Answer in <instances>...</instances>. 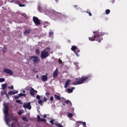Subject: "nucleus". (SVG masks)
Listing matches in <instances>:
<instances>
[{
  "label": "nucleus",
  "mask_w": 127,
  "mask_h": 127,
  "mask_svg": "<svg viewBox=\"0 0 127 127\" xmlns=\"http://www.w3.org/2000/svg\"><path fill=\"white\" fill-rule=\"evenodd\" d=\"M73 90H75V87H73L71 89L67 88L66 92L67 93H68V94H70L71 93H73Z\"/></svg>",
  "instance_id": "obj_15"
},
{
  "label": "nucleus",
  "mask_w": 127,
  "mask_h": 127,
  "mask_svg": "<svg viewBox=\"0 0 127 127\" xmlns=\"http://www.w3.org/2000/svg\"><path fill=\"white\" fill-rule=\"evenodd\" d=\"M49 95H50V93L49 92H46V96H49Z\"/></svg>",
  "instance_id": "obj_46"
},
{
  "label": "nucleus",
  "mask_w": 127,
  "mask_h": 127,
  "mask_svg": "<svg viewBox=\"0 0 127 127\" xmlns=\"http://www.w3.org/2000/svg\"><path fill=\"white\" fill-rule=\"evenodd\" d=\"M94 37H89V40L90 41H98V42H101V40H103V35L104 33L99 32V31H96L93 32Z\"/></svg>",
  "instance_id": "obj_1"
},
{
  "label": "nucleus",
  "mask_w": 127,
  "mask_h": 127,
  "mask_svg": "<svg viewBox=\"0 0 127 127\" xmlns=\"http://www.w3.org/2000/svg\"><path fill=\"white\" fill-rule=\"evenodd\" d=\"M17 93H18V91L16 90L15 91V90H14V91H9L8 92V95H15V94H17Z\"/></svg>",
  "instance_id": "obj_12"
},
{
  "label": "nucleus",
  "mask_w": 127,
  "mask_h": 127,
  "mask_svg": "<svg viewBox=\"0 0 127 127\" xmlns=\"http://www.w3.org/2000/svg\"><path fill=\"white\" fill-rule=\"evenodd\" d=\"M21 15H22V16H24V17L25 18H27V15L26 14H25V13H23V14H21Z\"/></svg>",
  "instance_id": "obj_30"
},
{
  "label": "nucleus",
  "mask_w": 127,
  "mask_h": 127,
  "mask_svg": "<svg viewBox=\"0 0 127 127\" xmlns=\"http://www.w3.org/2000/svg\"><path fill=\"white\" fill-rule=\"evenodd\" d=\"M32 88V87H31V86H27L25 88V89L26 90V91H30Z\"/></svg>",
  "instance_id": "obj_21"
},
{
  "label": "nucleus",
  "mask_w": 127,
  "mask_h": 127,
  "mask_svg": "<svg viewBox=\"0 0 127 127\" xmlns=\"http://www.w3.org/2000/svg\"><path fill=\"white\" fill-rule=\"evenodd\" d=\"M111 2L114 3L115 2V0H111Z\"/></svg>",
  "instance_id": "obj_50"
},
{
  "label": "nucleus",
  "mask_w": 127,
  "mask_h": 127,
  "mask_svg": "<svg viewBox=\"0 0 127 127\" xmlns=\"http://www.w3.org/2000/svg\"><path fill=\"white\" fill-rule=\"evenodd\" d=\"M35 93H37V91L34 90V88H31L30 90V94L31 96H34L35 95Z\"/></svg>",
  "instance_id": "obj_10"
},
{
  "label": "nucleus",
  "mask_w": 127,
  "mask_h": 127,
  "mask_svg": "<svg viewBox=\"0 0 127 127\" xmlns=\"http://www.w3.org/2000/svg\"><path fill=\"white\" fill-rule=\"evenodd\" d=\"M64 103H65V104H66V105H68V104H69L70 103V101L69 100H66Z\"/></svg>",
  "instance_id": "obj_37"
},
{
  "label": "nucleus",
  "mask_w": 127,
  "mask_h": 127,
  "mask_svg": "<svg viewBox=\"0 0 127 127\" xmlns=\"http://www.w3.org/2000/svg\"><path fill=\"white\" fill-rule=\"evenodd\" d=\"M38 9H39V11L41 12V8L39 7Z\"/></svg>",
  "instance_id": "obj_51"
},
{
  "label": "nucleus",
  "mask_w": 127,
  "mask_h": 127,
  "mask_svg": "<svg viewBox=\"0 0 127 127\" xmlns=\"http://www.w3.org/2000/svg\"><path fill=\"white\" fill-rule=\"evenodd\" d=\"M8 88L10 89V90H13V85H11L10 87H9Z\"/></svg>",
  "instance_id": "obj_39"
},
{
  "label": "nucleus",
  "mask_w": 127,
  "mask_h": 127,
  "mask_svg": "<svg viewBox=\"0 0 127 127\" xmlns=\"http://www.w3.org/2000/svg\"><path fill=\"white\" fill-rule=\"evenodd\" d=\"M41 79H42V81H43V82H46V81L48 80V77H47V75H42Z\"/></svg>",
  "instance_id": "obj_14"
},
{
  "label": "nucleus",
  "mask_w": 127,
  "mask_h": 127,
  "mask_svg": "<svg viewBox=\"0 0 127 127\" xmlns=\"http://www.w3.org/2000/svg\"><path fill=\"white\" fill-rule=\"evenodd\" d=\"M52 12L54 14H55V15H58L59 16H62V15H63V14L62 13H59L55 11H53Z\"/></svg>",
  "instance_id": "obj_16"
},
{
  "label": "nucleus",
  "mask_w": 127,
  "mask_h": 127,
  "mask_svg": "<svg viewBox=\"0 0 127 127\" xmlns=\"http://www.w3.org/2000/svg\"><path fill=\"white\" fill-rule=\"evenodd\" d=\"M23 108L24 109H28V110H31V105H30V103L28 102V103H24L23 105Z\"/></svg>",
  "instance_id": "obj_7"
},
{
  "label": "nucleus",
  "mask_w": 127,
  "mask_h": 127,
  "mask_svg": "<svg viewBox=\"0 0 127 127\" xmlns=\"http://www.w3.org/2000/svg\"><path fill=\"white\" fill-rule=\"evenodd\" d=\"M16 103H18L19 104H22V103L21 102V100H17L16 101Z\"/></svg>",
  "instance_id": "obj_34"
},
{
  "label": "nucleus",
  "mask_w": 127,
  "mask_h": 127,
  "mask_svg": "<svg viewBox=\"0 0 127 127\" xmlns=\"http://www.w3.org/2000/svg\"><path fill=\"white\" fill-rule=\"evenodd\" d=\"M4 94V92H1V96H3Z\"/></svg>",
  "instance_id": "obj_49"
},
{
  "label": "nucleus",
  "mask_w": 127,
  "mask_h": 127,
  "mask_svg": "<svg viewBox=\"0 0 127 127\" xmlns=\"http://www.w3.org/2000/svg\"><path fill=\"white\" fill-rule=\"evenodd\" d=\"M22 93L23 94H25V90H22Z\"/></svg>",
  "instance_id": "obj_52"
},
{
  "label": "nucleus",
  "mask_w": 127,
  "mask_h": 127,
  "mask_svg": "<svg viewBox=\"0 0 127 127\" xmlns=\"http://www.w3.org/2000/svg\"><path fill=\"white\" fill-rule=\"evenodd\" d=\"M70 82H71V80L70 79H67L64 84V88H68V86H69V85H70Z\"/></svg>",
  "instance_id": "obj_11"
},
{
  "label": "nucleus",
  "mask_w": 127,
  "mask_h": 127,
  "mask_svg": "<svg viewBox=\"0 0 127 127\" xmlns=\"http://www.w3.org/2000/svg\"><path fill=\"white\" fill-rule=\"evenodd\" d=\"M54 97L55 99H57V100H58V101H61V99L62 100H64V98L63 97H61L60 96L55 94L54 95Z\"/></svg>",
  "instance_id": "obj_13"
},
{
  "label": "nucleus",
  "mask_w": 127,
  "mask_h": 127,
  "mask_svg": "<svg viewBox=\"0 0 127 127\" xmlns=\"http://www.w3.org/2000/svg\"><path fill=\"white\" fill-rule=\"evenodd\" d=\"M59 63H60V64H62V60H59Z\"/></svg>",
  "instance_id": "obj_47"
},
{
  "label": "nucleus",
  "mask_w": 127,
  "mask_h": 127,
  "mask_svg": "<svg viewBox=\"0 0 127 127\" xmlns=\"http://www.w3.org/2000/svg\"><path fill=\"white\" fill-rule=\"evenodd\" d=\"M29 59L33 62V64H37V63H38L40 60L38 57L34 56H30Z\"/></svg>",
  "instance_id": "obj_4"
},
{
  "label": "nucleus",
  "mask_w": 127,
  "mask_h": 127,
  "mask_svg": "<svg viewBox=\"0 0 127 127\" xmlns=\"http://www.w3.org/2000/svg\"><path fill=\"white\" fill-rule=\"evenodd\" d=\"M30 31H31V29L29 28L25 30L24 32V34H29L30 33Z\"/></svg>",
  "instance_id": "obj_18"
},
{
  "label": "nucleus",
  "mask_w": 127,
  "mask_h": 127,
  "mask_svg": "<svg viewBox=\"0 0 127 127\" xmlns=\"http://www.w3.org/2000/svg\"><path fill=\"white\" fill-rule=\"evenodd\" d=\"M33 21H34L35 25H40L41 24L40 20L37 17L34 16L33 17Z\"/></svg>",
  "instance_id": "obj_6"
},
{
  "label": "nucleus",
  "mask_w": 127,
  "mask_h": 127,
  "mask_svg": "<svg viewBox=\"0 0 127 127\" xmlns=\"http://www.w3.org/2000/svg\"><path fill=\"white\" fill-rule=\"evenodd\" d=\"M18 115H19V116L22 115V112L21 111H19L18 113Z\"/></svg>",
  "instance_id": "obj_43"
},
{
  "label": "nucleus",
  "mask_w": 127,
  "mask_h": 127,
  "mask_svg": "<svg viewBox=\"0 0 127 127\" xmlns=\"http://www.w3.org/2000/svg\"><path fill=\"white\" fill-rule=\"evenodd\" d=\"M19 97H22V96H25V94H22V93H20L18 95Z\"/></svg>",
  "instance_id": "obj_36"
},
{
  "label": "nucleus",
  "mask_w": 127,
  "mask_h": 127,
  "mask_svg": "<svg viewBox=\"0 0 127 127\" xmlns=\"http://www.w3.org/2000/svg\"><path fill=\"white\" fill-rule=\"evenodd\" d=\"M67 116L69 118H72V117H73V114L68 113V114H67Z\"/></svg>",
  "instance_id": "obj_27"
},
{
  "label": "nucleus",
  "mask_w": 127,
  "mask_h": 127,
  "mask_svg": "<svg viewBox=\"0 0 127 127\" xmlns=\"http://www.w3.org/2000/svg\"><path fill=\"white\" fill-rule=\"evenodd\" d=\"M4 114V120L5 121V122L6 123V125H7V126H8V127H10V126L9 125V123H10V121L11 120H10V118H9L8 117L9 116V114L8 112L7 113H5Z\"/></svg>",
  "instance_id": "obj_5"
},
{
  "label": "nucleus",
  "mask_w": 127,
  "mask_h": 127,
  "mask_svg": "<svg viewBox=\"0 0 127 127\" xmlns=\"http://www.w3.org/2000/svg\"><path fill=\"white\" fill-rule=\"evenodd\" d=\"M49 34L50 36H51V35H53V32H50L49 33Z\"/></svg>",
  "instance_id": "obj_42"
},
{
  "label": "nucleus",
  "mask_w": 127,
  "mask_h": 127,
  "mask_svg": "<svg viewBox=\"0 0 127 127\" xmlns=\"http://www.w3.org/2000/svg\"><path fill=\"white\" fill-rule=\"evenodd\" d=\"M54 119H52L50 121V123L51 124V125H52V126H53V125H54Z\"/></svg>",
  "instance_id": "obj_29"
},
{
  "label": "nucleus",
  "mask_w": 127,
  "mask_h": 127,
  "mask_svg": "<svg viewBox=\"0 0 127 127\" xmlns=\"http://www.w3.org/2000/svg\"><path fill=\"white\" fill-rule=\"evenodd\" d=\"M74 52L75 54H76V56H79V54H78V53L80 52V50H79V49L77 48V49L74 51Z\"/></svg>",
  "instance_id": "obj_20"
},
{
  "label": "nucleus",
  "mask_w": 127,
  "mask_h": 127,
  "mask_svg": "<svg viewBox=\"0 0 127 127\" xmlns=\"http://www.w3.org/2000/svg\"><path fill=\"white\" fill-rule=\"evenodd\" d=\"M36 99H37V100H40V99H41L40 96L39 95H37L36 96Z\"/></svg>",
  "instance_id": "obj_35"
},
{
  "label": "nucleus",
  "mask_w": 127,
  "mask_h": 127,
  "mask_svg": "<svg viewBox=\"0 0 127 127\" xmlns=\"http://www.w3.org/2000/svg\"><path fill=\"white\" fill-rule=\"evenodd\" d=\"M4 94H5V95H7V94H6V92H5V90L4 91Z\"/></svg>",
  "instance_id": "obj_53"
},
{
  "label": "nucleus",
  "mask_w": 127,
  "mask_h": 127,
  "mask_svg": "<svg viewBox=\"0 0 127 127\" xmlns=\"http://www.w3.org/2000/svg\"><path fill=\"white\" fill-rule=\"evenodd\" d=\"M22 120L24 122H28V119H27V118H26V117H22Z\"/></svg>",
  "instance_id": "obj_25"
},
{
  "label": "nucleus",
  "mask_w": 127,
  "mask_h": 127,
  "mask_svg": "<svg viewBox=\"0 0 127 127\" xmlns=\"http://www.w3.org/2000/svg\"><path fill=\"white\" fill-rule=\"evenodd\" d=\"M11 127H14V123L13 122L11 124Z\"/></svg>",
  "instance_id": "obj_44"
},
{
  "label": "nucleus",
  "mask_w": 127,
  "mask_h": 127,
  "mask_svg": "<svg viewBox=\"0 0 127 127\" xmlns=\"http://www.w3.org/2000/svg\"><path fill=\"white\" fill-rule=\"evenodd\" d=\"M6 86H7L6 83L2 84L1 87H2V90H5V89H6Z\"/></svg>",
  "instance_id": "obj_23"
},
{
  "label": "nucleus",
  "mask_w": 127,
  "mask_h": 127,
  "mask_svg": "<svg viewBox=\"0 0 127 127\" xmlns=\"http://www.w3.org/2000/svg\"><path fill=\"white\" fill-rule=\"evenodd\" d=\"M38 77V75H37V78Z\"/></svg>",
  "instance_id": "obj_56"
},
{
  "label": "nucleus",
  "mask_w": 127,
  "mask_h": 127,
  "mask_svg": "<svg viewBox=\"0 0 127 127\" xmlns=\"http://www.w3.org/2000/svg\"><path fill=\"white\" fill-rule=\"evenodd\" d=\"M56 2H58L59 0H56Z\"/></svg>",
  "instance_id": "obj_54"
},
{
  "label": "nucleus",
  "mask_w": 127,
  "mask_h": 127,
  "mask_svg": "<svg viewBox=\"0 0 127 127\" xmlns=\"http://www.w3.org/2000/svg\"><path fill=\"white\" fill-rule=\"evenodd\" d=\"M36 54H39V53H40V51L39 50V49L36 50Z\"/></svg>",
  "instance_id": "obj_32"
},
{
  "label": "nucleus",
  "mask_w": 127,
  "mask_h": 127,
  "mask_svg": "<svg viewBox=\"0 0 127 127\" xmlns=\"http://www.w3.org/2000/svg\"><path fill=\"white\" fill-rule=\"evenodd\" d=\"M77 48H78L77 47V46H71V50L72 51H73V52H74L76 50V49H77Z\"/></svg>",
  "instance_id": "obj_22"
},
{
  "label": "nucleus",
  "mask_w": 127,
  "mask_h": 127,
  "mask_svg": "<svg viewBox=\"0 0 127 127\" xmlns=\"http://www.w3.org/2000/svg\"><path fill=\"white\" fill-rule=\"evenodd\" d=\"M4 73H6V74H9V75H10L11 76H12V75H13V72H12L11 70L8 69L7 68H4Z\"/></svg>",
  "instance_id": "obj_8"
},
{
  "label": "nucleus",
  "mask_w": 127,
  "mask_h": 127,
  "mask_svg": "<svg viewBox=\"0 0 127 127\" xmlns=\"http://www.w3.org/2000/svg\"><path fill=\"white\" fill-rule=\"evenodd\" d=\"M42 103H43L42 100H39L38 101V104H39V105H41V106H42Z\"/></svg>",
  "instance_id": "obj_31"
},
{
  "label": "nucleus",
  "mask_w": 127,
  "mask_h": 127,
  "mask_svg": "<svg viewBox=\"0 0 127 127\" xmlns=\"http://www.w3.org/2000/svg\"><path fill=\"white\" fill-rule=\"evenodd\" d=\"M87 13H88L89 16H92V13L91 12L86 11Z\"/></svg>",
  "instance_id": "obj_40"
},
{
  "label": "nucleus",
  "mask_w": 127,
  "mask_h": 127,
  "mask_svg": "<svg viewBox=\"0 0 127 127\" xmlns=\"http://www.w3.org/2000/svg\"><path fill=\"white\" fill-rule=\"evenodd\" d=\"M110 12H111V10L110 9H107L105 11V13H106V14H109Z\"/></svg>",
  "instance_id": "obj_26"
},
{
  "label": "nucleus",
  "mask_w": 127,
  "mask_h": 127,
  "mask_svg": "<svg viewBox=\"0 0 127 127\" xmlns=\"http://www.w3.org/2000/svg\"><path fill=\"white\" fill-rule=\"evenodd\" d=\"M87 79L88 77H85L83 78H75V80H78L76 81L75 82H72V85L76 86V85H81V84H83L84 82H86L87 81Z\"/></svg>",
  "instance_id": "obj_3"
},
{
  "label": "nucleus",
  "mask_w": 127,
  "mask_h": 127,
  "mask_svg": "<svg viewBox=\"0 0 127 127\" xmlns=\"http://www.w3.org/2000/svg\"><path fill=\"white\" fill-rule=\"evenodd\" d=\"M50 100L51 102H53V100H54V97L53 96H51L50 98Z\"/></svg>",
  "instance_id": "obj_33"
},
{
  "label": "nucleus",
  "mask_w": 127,
  "mask_h": 127,
  "mask_svg": "<svg viewBox=\"0 0 127 127\" xmlns=\"http://www.w3.org/2000/svg\"><path fill=\"white\" fill-rule=\"evenodd\" d=\"M43 118L44 119H45V118H47V115H46V114L44 115Z\"/></svg>",
  "instance_id": "obj_48"
},
{
  "label": "nucleus",
  "mask_w": 127,
  "mask_h": 127,
  "mask_svg": "<svg viewBox=\"0 0 127 127\" xmlns=\"http://www.w3.org/2000/svg\"><path fill=\"white\" fill-rule=\"evenodd\" d=\"M4 113H8V105H5L3 109Z\"/></svg>",
  "instance_id": "obj_17"
},
{
  "label": "nucleus",
  "mask_w": 127,
  "mask_h": 127,
  "mask_svg": "<svg viewBox=\"0 0 127 127\" xmlns=\"http://www.w3.org/2000/svg\"><path fill=\"white\" fill-rule=\"evenodd\" d=\"M43 102H47V98L46 97L43 99Z\"/></svg>",
  "instance_id": "obj_41"
},
{
  "label": "nucleus",
  "mask_w": 127,
  "mask_h": 127,
  "mask_svg": "<svg viewBox=\"0 0 127 127\" xmlns=\"http://www.w3.org/2000/svg\"><path fill=\"white\" fill-rule=\"evenodd\" d=\"M5 79L3 78H0V83H2V82H4Z\"/></svg>",
  "instance_id": "obj_28"
},
{
  "label": "nucleus",
  "mask_w": 127,
  "mask_h": 127,
  "mask_svg": "<svg viewBox=\"0 0 127 127\" xmlns=\"http://www.w3.org/2000/svg\"><path fill=\"white\" fill-rule=\"evenodd\" d=\"M19 6H20L21 7H22L23 6H25V4H19Z\"/></svg>",
  "instance_id": "obj_38"
},
{
  "label": "nucleus",
  "mask_w": 127,
  "mask_h": 127,
  "mask_svg": "<svg viewBox=\"0 0 127 127\" xmlns=\"http://www.w3.org/2000/svg\"><path fill=\"white\" fill-rule=\"evenodd\" d=\"M14 97H15V99H19V95L18 96H14Z\"/></svg>",
  "instance_id": "obj_45"
},
{
  "label": "nucleus",
  "mask_w": 127,
  "mask_h": 127,
  "mask_svg": "<svg viewBox=\"0 0 127 127\" xmlns=\"http://www.w3.org/2000/svg\"><path fill=\"white\" fill-rule=\"evenodd\" d=\"M78 124H82L84 127H86V122H83L82 121L77 122Z\"/></svg>",
  "instance_id": "obj_24"
},
{
  "label": "nucleus",
  "mask_w": 127,
  "mask_h": 127,
  "mask_svg": "<svg viewBox=\"0 0 127 127\" xmlns=\"http://www.w3.org/2000/svg\"><path fill=\"white\" fill-rule=\"evenodd\" d=\"M53 75L54 77H57V76H58V70L57 68L55 70Z\"/></svg>",
  "instance_id": "obj_19"
},
{
  "label": "nucleus",
  "mask_w": 127,
  "mask_h": 127,
  "mask_svg": "<svg viewBox=\"0 0 127 127\" xmlns=\"http://www.w3.org/2000/svg\"><path fill=\"white\" fill-rule=\"evenodd\" d=\"M49 51H50V48H47L44 50L41 54V59H45V58H47V57L49 56Z\"/></svg>",
  "instance_id": "obj_2"
},
{
  "label": "nucleus",
  "mask_w": 127,
  "mask_h": 127,
  "mask_svg": "<svg viewBox=\"0 0 127 127\" xmlns=\"http://www.w3.org/2000/svg\"><path fill=\"white\" fill-rule=\"evenodd\" d=\"M37 122L38 123H41L43 122L44 123H46V119H40V116L38 115L37 116Z\"/></svg>",
  "instance_id": "obj_9"
},
{
  "label": "nucleus",
  "mask_w": 127,
  "mask_h": 127,
  "mask_svg": "<svg viewBox=\"0 0 127 127\" xmlns=\"http://www.w3.org/2000/svg\"><path fill=\"white\" fill-rule=\"evenodd\" d=\"M74 7H76V6H77V5H74Z\"/></svg>",
  "instance_id": "obj_55"
}]
</instances>
